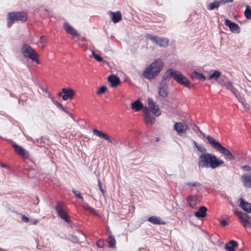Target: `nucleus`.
<instances>
[{"label":"nucleus","mask_w":251,"mask_h":251,"mask_svg":"<svg viewBox=\"0 0 251 251\" xmlns=\"http://www.w3.org/2000/svg\"><path fill=\"white\" fill-rule=\"evenodd\" d=\"M62 92L63 93L62 99L64 100L68 99L72 100L75 95V91L71 88H63Z\"/></svg>","instance_id":"14"},{"label":"nucleus","mask_w":251,"mask_h":251,"mask_svg":"<svg viewBox=\"0 0 251 251\" xmlns=\"http://www.w3.org/2000/svg\"><path fill=\"white\" fill-rule=\"evenodd\" d=\"M60 109L63 111L65 112V113H66L70 117L73 118V115L71 113H70L67 110H66L63 106V108H61Z\"/></svg>","instance_id":"50"},{"label":"nucleus","mask_w":251,"mask_h":251,"mask_svg":"<svg viewBox=\"0 0 251 251\" xmlns=\"http://www.w3.org/2000/svg\"><path fill=\"white\" fill-rule=\"evenodd\" d=\"M167 70L170 78H173L178 83L181 85L190 88L191 82L182 73L172 68L169 69Z\"/></svg>","instance_id":"4"},{"label":"nucleus","mask_w":251,"mask_h":251,"mask_svg":"<svg viewBox=\"0 0 251 251\" xmlns=\"http://www.w3.org/2000/svg\"><path fill=\"white\" fill-rule=\"evenodd\" d=\"M233 0H220V2L222 4V5L223 4H225V3H227V2H232Z\"/></svg>","instance_id":"51"},{"label":"nucleus","mask_w":251,"mask_h":251,"mask_svg":"<svg viewBox=\"0 0 251 251\" xmlns=\"http://www.w3.org/2000/svg\"><path fill=\"white\" fill-rule=\"evenodd\" d=\"M220 223L223 226H226L227 225H228V223L227 221L226 220H221L220 221Z\"/></svg>","instance_id":"49"},{"label":"nucleus","mask_w":251,"mask_h":251,"mask_svg":"<svg viewBox=\"0 0 251 251\" xmlns=\"http://www.w3.org/2000/svg\"><path fill=\"white\" fill-rule=\"evenodd\" d=\"M186 201L189 205L194 208L198 203V197L197 195H190L187 197Z\"/></svg>","instance_id":"17"},{"label":"nucleus","mask_w":251,"mask_h":251,"mask_svg":"<svg viewBox=\"0 0 251 251\" xmlns=\"http://www.w3.org/2000/svg\"><path fill=\"white\" fill-rule=\"evenodd\" d=\"M236 215L240 220V222L245 227H249L251 226V217L247 214L241 211L236 212Z\"/></svg>","instance_id":"9"},{"label":"nucleus","mask_w":251,"mask_h":251,"mask_svg":"<svg viewBox=\"0 0 251 251\" xmlns=\"http://www.w3.org/2000/svg\"><path fill=\"white\" fill-rule=\"evenodd\" d=\"M55 208L59 217L64 220L68 223H71V221L67 214L66 205L63 202L58 201Z\"/></svg>","instance_id":"7"},{"label":"nucleus","mask_w":251,"mask_h":251,"mask_svg":"<svg viewBox=\"0 0 251 251\" xmlns=\"http://www.w3.org/2000/svg\"><path fill=\"white\" fill-rule=\"evenodd\" d=\"M46 138L45 137H44V136H42L40 138H39V139H37L35 141V143L37 145V146H40V144H41L44 140V139Z\"/></svg>","instance_id":"43"},{"label":"nucleus","mask_w":251,"mask_h":251,"mask_svg":"<svg viewBox=\"0 0 251 251\" xmlns=\"http://www.w3.org/2000/svg\"><path fill=\"white\" fill-rule=\"evenodd\" d=\"M0 166L2 167V168H6L7 167V166L4 164H1L0 163Z\"/></svg>","instance_id":"59"},{"label":"nucleus","mask_w":251,"mask_h":251,"mask_svg":"<svg viewBox=\"0 0 251 251\" xmlns=\"http://www.w3.org/2000/svg\"><path fill=\"white\" fill-rule=\"evenodd\" d=\"M242 180L245 187L251 188V175L242 176Z\"/></svg>","instance_id":"24"},{"label":"nucleus","mask_w":251,"mask_h":251,"mask_svg":"<svg viewBox=\"0 0 251 251\" xmlns=\"http://www.w3.org/2000/svg\"><path fill=\"white\" fill-rule=\"evenodd\" d=\"M27 15L24 12H9L7 18V26L11 27L16 21H21L25 22L26 20Z\"/></svg>","instance_id":"6"},{"label":"nucleus","mask_w":251,"mask_h":251,"mask_svg":"<svg viewBox=\"0 0 251 251\" xmlns=\"http://www.w3.org/2000/svg\"><path fill=\"white\" fill-rule=\"evenodd\" d=\"M242 169L244 171L250 172L251 171V167L248 165H245L241 167Z\"/></svg>","instance_id":"47"},{"label":"nucleus","mask_w":251,"mask_h":251,"mask_svg":"<svg viewBox=\"0 0 251 251\" xmlns=\"http://www.w3.org/2000/svg\"><path fill=\"white\" fill-rule=\"evenodd\" d=\"M220 5H222L220 1L214 0L213 2L207 4V9L208 10H213L217 9Z\"/></svg>","instance_id":"29"},{"label":"nucleus","mask_w":251,"mask_h":251,"mask_svg":"<svg viewBox=\"0 0 251 251\" xmlns=\"http://www.w3.org/2000/svg\"><path fill=\"white\" fill-rule=\"evenodd\" d=\"M92 55L94 58L98 62L103 61L102 57H101L99 54H96L94 50H92Z\"/></svg>","instance_id":"36"},{"label":"nucleus","mask_w":251,"mask_h":251,"mask_svg":"<svg viewBox=\"0 0 251 251\" xmlns=\"http://www.w3.org/2000/svg\"><path fill=\"white\" fill-rule=\"evenodd\" d=\"M110 13L112 15V20L114 23H117L121 20L122 14L120 11L111 12Z\"/></svg>","instance_id":"26"},{"label":"nucleus","mask_w":251,"mask_h":251,"mask_svg":"<svg viewBox=\"0 0 251 251\" xmlns=\"http://www.w3.org/2000/svg\"><path fill=\"white\" fill-rule=\"evenodd\" d=\"M207 141L213 148L223 154L226 159L229 161L234 159V156L229 150L223 147L219 141L216 140L212 137L208 136L207 137Z\"/></svg>","instance_id":"3"},{"label":"nucleus","mask_w":251,"mask_h":251,"mask_svg":"<svg viewBox=\"0 0 251 251\" xmlns=\"http://www.w3.org/2000/svg\"><path fill=\"white\" fill-rule=\"evenodd\" d=\"M69 239L73 242L77 243L79 242V239L75 235H71L69 238Z\"/></svg>","instance_id":"42"},{"label":"nucleus","mask_w":251,"mask_h":251,"mask_svg":"<svg viewBox=\"0 0 251 251\" xmlns=\"http://www.w3.org/2000/svg\"><path fill=\"white\" fill-rule=\"evenodd\" d=\"M148 105L150 109L151 112L155 116H159L161 115V113L160 109L157 105H156L154 101L151 98L148 99Z\"/></svg>","instance_id":"11"},{"label":"nucleus","mask_w":251,"mask_h":251,"mask_svg":"<svg viewBox=\"0 0 251 251\" xmlns=\"http://www.w3.org/2000/svg\"><path fill=\"white\" fill-rule=\"evenodd\" d=\"M220 76L221 72L219 71L215 70L211 74L209 75L208 79L209 80L214 79L215 80H217L219 78H220Z\"/></svg>","instance_id":"31"},{"label":"nucleus","mask_w":251,"mask_h":251,"mask_svg":"<svg viewBox=\"0 0 251 251\" xmlns=\"http://www.w3.org/2000/svg\"><path fill=\"white\" fill-rule=\"evenodd\" d=\"M186 185L187 186H192L193 187H198L201 186V184L198 181H195L194 182H187L186 183Z\"/></svg>","instance_id":"38"},{"label":"nucleus","mask_w":251,"mask_h":251,"mask_svg":"<svg viewBox=\"0 0 251 251\" xmlns=\"http://www.w3.org/2000/svg\"><path fill=\"white\" fill-rule=\"evenodd\" d=\"M239 102L241 103V104H242V105L243 106L245 107V105H244V102H243V101H240V100H239Z\"/></svg>","instance_id":"63"},{"label":"nucleus","mask_w":251,"mask_h":251,"mask_svg":"<svg viewBox=\"0 0 251 251\" xmlns=\"http://www.w3.org/2000/svg\"><path fill=\"white\" fill-rule=\"evenodd\" d=\"M195 128H196L199 131V132L201 133V134L203 133V132L200 130V128L196 125L194 126V130H195Z\"/></svg>","instance_id":"52"},{"label":"nucleus","mask_w":251,"mask_h":251,"mask_svg":"<svg viewBox=\"0 0 251 251\" xmlns=\"http://www.w3.org/2000/svg\"><path fill=\"white\" fill-rule=\"evenodd\" d=\"M82 206L84 209L89 211L92 214L96 216L99 215L97 211L94 208L89 206L88 204H84Z\"/></svg>","instance_id":"33"},{"label":"nucleus","mask_w":251,"mask_h":251,"mask_svg":"<svg viewBox=\"0 0 251 251\" xmlns=\"http://www.w3.org/2000/svg\"><path fill=\"white\" fill-rule=\"evenodd\" d=\"M218 82L221 86H225L226 81H225L222 77H220Z\"/></svg>","instance_id":"45"},{"label":"nucleus","mask_w":251,"mask_h":251,"mask_svg":"<svg viewBox=\"0 0 251 251\" xmlns=\"http://www.w3.org/2000/svg\"><path fill=\"white\" fill-rule=\"evenodd\" d=\"M107 242L108 244V246L110 248H115L116 247L115 240L113 235H110L107 240Z\"/></svg>","instance_id":"32"},{"label":"nucleus","mask_w":251,"mask_h":251,"mask_svg":"<svg viewBox=\"0 0 251 251\" xmlns=\"http://www.w3.org/2000/svg\"><path fill=\"white\" fill-rule=\"evenodd\" d=\"M10 96L11 97H13V98H17V97L16 96V95L13 93H10Z\"/></svg>","instance_id":"61"},{"label":"nucleus","mask_w":251,"mask_h":251,"mask_svg":"<svg viewBox=\"0 0 251 251\" xmlns=\"http://www.w3.org/2000/svg\"><path fill=\"white\" fill-rule=\"evenodd\" d=\"M27 139L28 140V141H32L33 142H35V141L33 140V139L32 138V137H29V136H27Z\"/></svg>","instance_id":"58"},{"label":"nucleus","mask_w":251,"mask_h":251,"mask_svg":"<svg viewBox=\"0 0 251 251\" xmlns=\"http://www.w3.org/2000/svg\"><path fill=\"white\" fill-rule=\"evenodd\" d=\"M52 103L55 105L59 109L63 108V105L59 103L57 100H55L54 99H52Z\"/></svg>","instance_id":"44"},{"label":"nucleus","mask_w":251,"mask_h":251,"mask_svg":"<svg viewBox=\"0 0 251 251\" xmlns=\"http://www.w3.org/2000/svg\"><path fill=\"white\" fill-rule=\"evenodd\" d=\"M143 111L145 115L144 119L145 123L147 124H150L151 125L154 124L155 122V116L151 113L150 109L148 107H145L143 108Z\"/></svg>","instance_id":"10"},{"label":"nucleus","mask_w":251,"mask_h":251,"mask_svg":"<svg viewBox=\"0 0 251 251\" xmlns=\"http://www.w3.org/2000/svg\"><path fill=\"white\" fill-rule=\"evenodd\" d=\"M40 41L41 43H44L45 42V39L43 36H41Z\"/></svg>","instance_id":"56"},{"label":"nucleus","mask_w":251,"mask_h":251,"mask_svg":"<svg viewBox=\"0 0 251 251\" xmlns=\"http://www.w3.org/2000/svg\"><path fill=\"white\" fill-rule=\"evenodd\" d=\"M107 90L106 87L102 86L97 91V93L98 95L104 94Z\"/></svg>","instance_id":"40"},{"label":"nucleus","mask_w":251,"mask_h":251,"mask_svg":"<svg viewBox=\"0 0 251 251\" xmlns=\"http://www.w3.org/2000/svg\"><path fill=\"white\" fill-rule=\"evenodd\" d=\"M21 220L23 222L25 223H27L30 221L29 219L24 215H22Z\"/></svg>","instance_id":"46"},{"label":"nucleus","mask_w":251,"mask_h":251,"mask_svg":"<svg viewBox=\"0 0 251 251\" xmlns=\"http://www.w3.org/2000/svg\"><path fill=\"white\" fill-rule=\"evenodd\" d=\"M170 78H171L169 75L168 70H167L159 83V88H168V85L167 84L166 81L167 79Z\"/></svg>","instance_id":"21"},{"label":"nucleus","mask_w":251,"mask_h":251,"mask_svg":"<svg viewBox=\"0 0 251 251\" xmlns=\"http://www.w3.org/2000/svg\"><path fill=\"white\" fill-rule=\"evenodd\" d=\"M238 246V243L236 241L230 240L228 243L225 244V249L227 251H234L235 248Z\"/></svg>","instance_id":"22"},{"label":"nucleus","mask_w":251,"mask_h":251,"mask_svg":"<svg viewBox=\"0 0 251 251\" xmlns=\"http://www.w3.org/2000/svg\"><path fill=\"white\" fill-rule=\"evenodd\" d=\"M21 53L25 58L31 59L38 64H40L38 54L37 52L28 44L24 43L21 47Z\"/></svg>","instance_id":"5"},{"label":"nucleus","mask_w":251,"mask_h":251,"mask_svg":"<svg viewBox=\"0 0 251 251\" xmlns=\"http://www.w3.org/2000/svg\"><path fill=\"white\" fill-rule=\"evenodd\" d=\"M239 201V206L241 207L243 210L246 211L247 213H251V203L245 201L242 198H240Z\"/></svg>","instance_id":"18"},{"label":"nucleus","mask_w":251,"mask_h":251,"mask_svg":"<svg viewBox=\"0 0 251 251\" xmlns=\"http://www.w3.org/2000/svg\"><path fill=\"white\" fill-rule=\"evenodd\" d=\"M163 66L164 63L162 60L157 59L146 68L143 72V75L145 78L151 79L158 75L163 69Z\"/></svg>","instance_id":"2"},{"label":"nucleus","mask_w":251,"mask_h":251,"mask_svg":"<svg viewBox=\"0 0 251 251\" xmlns=\"http://www.w3.org/2000/svg\"><path fill=\"white\" fill-rule=\"evenodd\" d=\"M192 79H196L201 81H204L206 79L205 76L202 73H199L197 71H194L191 74Z\"/></svg>","instance_id":"27"},{"label":"nucleus","mask_w":251,"mask_h":251,"mask_svg":"<svg viewBox=\"0 0 251 251\" xmlns=\"http://www.w3.org/2000/svg\"><path fill=\"white\" fill-rule=\"evenodd\" d=\"M63 93L62 92V91L60 92H59L58 93V96H60V97H61V96L62 97V96L63 95Z\"/></svg>","instance_id":"62"},{"label":"nucleus","mask_w":251,"mask_h":251,"mask_svg":"<svg viewBox=\"0 0 251 251\" xmlns=\"http://www.w3.org/2000/svg\"><path fill=\"white\" fill-rule=\"evenodd\" d=\"M226 89L229 90L234 95L239 99L237 90L234 87L230 81H226V85L225 86Z\"/></svg>","instance_id":"28"},{"label":"nucleus","mask_w":251,"mask_h":251,"mask_svg":"<svg viewBox=\"0 0 251 251\" xmlns=\"http://www.w3.org/2000/svg\"><path fill=\"white\" fill-rule=\"evenodd\" d=\"M199 151L202 152V153H206V149L201 145H199L196 148Z\"/></svg>","instance_id":"39"},{"label":"nucleus","mask_w":251,"mask_h":251,"mask_svg":"<svg viewBox=\"0 0 251 251\" xmlns=\"http://www.w3.org/2000/svg\"><path fill=\"white\" fill-rule=\"evenodd\" d=\"M146 36L160 47L166 48L169 45V39L168 38L153 36L151 34H147Z\"/></svg>","instance_id":"8"},{"label":"nucleus","mask_w":251,"mask_h":251,"mask_svg":"<svg viewBox=\"0 0 251 251\" xmlns=\"http://www.w3.org/2000/svg\"><path fill=\"white\" fill-rule=\"evenodd\" d=\"M159 95L162 98H166L169 95L168 88H159Z\"/></svg>","instance_id":"34"},{"label":"nucleus","mask_w":251,"mask_h":251,"mask_svg":"<svg viewBox=\"0 0 251 251\" xmlns=\"http://www.w3.org/2000/svg\"><path fill=\"white\" fill-rule=\"evenodd\" d=\"M73 193L74 194V195L77 198L83 200V197L81 196V194L78 191H77L76 190H72Z\"/></svg>","instance_id":"41"},{"label":"nucleus","mask_w":251,"mask_h":251,"mask_svg":"<svg viewBox=\"0 0 251 251\" xmlns=\"http://www.w3.org/2000/svg\"><path fill=\"white\" fill-rule=\"evenodd\" d=\"M192 142L196 148L199 145L194 140H192Z\"/></svg>","instance_id":"57"},{"label":"nucleus","mask_w":251,"mask_h":251,"mask_svg":"<svg viewBox=\"0 0 251 251\" xmlns=\"http://www.w3.org/2000/svg\"><path fill=\"white\" fill-rule=\"evenodd\" d=\"M244 14L247 19H251V8L249 5L246 6Z\"/></svg>","instance_id":"35"},{"label":"nucleus","mask_w":251,"mask_h":251,"mask_svg":"<svg viewBox=\"0 0 251 251\" xmlns=\"http://www.w3.org/2000/svg\"><path fill=\"white\" fill-rule=\"evenodd\" d=\"M30 221L32 222V224L34 225H37L39 223V221L37 220H31Z\"/></svg>","instance_id":"55"},{"label":"nucleus","mask_w":251,"mask_h":251,"mask_svg":"<svg viewBox=\"0 0 251 251\" xmlns=\"http://www.w3.org/2000/svg\"><path fill=\"white\" fill-rule=\"evenodd\" d=\"M195 128H196L199 131V132L201 133V134L203 133V132L200 130V128L196 125L194 126V130H195Z\"/></svg>","instance_id":"53"},{"label":"nucleus","mask_w":251,"mask_h":251,"mask_svg":"<svg viewBox=\"0 0 251 251\" xmlns=\"http://www.w3.org/2000/svg\"><path fill=\"white\" fill-rule=\"evenodd\" d=\"M63 27L65 30L71 35L74 36H77L79 35V34L77 32L76 30L72 26L70 25L68 23H64Z\"/></svg>","instance_id":"20"},{"label":"nucleus","mask_w":251,"mask_h":251,"mask_svg":"<svg viewBox=\"0 0 251 251\" xmlns=\"http://www.w3.org/2000/svg\"><path fill=\"white\" fill-rule=\"evenodd\" d=\"M144 107H143L142 103L139 100H135L134 102L131 103L132 109H134L137 111L140 110L141 109H143Z\"/></svg>","instance_id":"30"},{"label":"nucleus","mask_w":251,"mask_h":251,"mask_svg":"<svg viewBox=\"0 0 251 251\" xmlns=\"http://www.w3.org/2000/svg\"><path fill=\"white\" fill-rule=\"evenodd\" d=\"M108 81L110 83V86L115 88L117 87L120 83V78L115 75H111L108 77Z\"/></svg>","instance_id":"15"},{"label":"nucleus","mask_w":251,"mask_h":251,"mask_svg":"<svg viewBox=\"0 0 251 251\" xmlns=\"http://www.w3.org/2000/svg\"><path fill=\"white\" fill-rule=\"evenodd\" d=\"M202 136H203V137H204V138H206L207 139V137H208V136H210L209 135H206L204 133H203L202 134Z\"/></svg>","instance_id":"60"},{"label":"nucleus","mask_w":251,"mask_h":251,"mask_svg":"<svg viewBox=\"0 0 251 251\" xmlns=\"http://www.w3.org/2000/svg\"><path fill=\"white\" fill-rule=\"evenodd\" d=\"M207 211V208L204 206H202L200 207L199 209L195 212V216L197 218H204L206 215V211Z\"/></svg>","instance_id":"23"},{"label":"nucleus","mask_w":251,"mask_h":251,"mask_svg":"<svg viewBox=\"0 0 251 251\" xmlns=\"http://www.w3.org/2000/svg\"><path fill=\"white\" fill-rule=\"evenodd\" d=\"M97 245L98 247L102 248L104 246L103 241L102 240H100L97 242Z\"/></svg>","instance_id":"48"},{"label":"nucleus","mask_w":251,"mask_h":251,"mask_svg":"<svg viewBox=\"0 0 251 251\" xmlns=\"http://www.w3.org/2000/svg\"><path fill=\"white\" fill-rule=\"evenodd\" d=\"M155 141H156V142H158V141H160V138H159V137H156V139H155Z\"/></svg>","instance_id":"64"},{"label":"nucleus","mask_w":251,"mask_h":251,"mask_svg":"<svg viewBox=\"0 0 251 251\" xmlns=\"http://www.w3.org/2000/svg\"><path fill=\"white\" fill-rule=\"evenodd\" d=\"M189 129L187 124H183L181 123H176L174 125V130H175L179 135H182L186 132Z\"/></svg>","instance_id":"12"},{"label":"nucleus","mask_w":251,"mask_h":251,"mask_svg":"<svg viewBox=\"0 0 251 251\" xmlns=\"http://www.w3.org/2000/svg\"><path fill=\"white\" fill-rule=\"evenodd\" d=\"M93 133L100 138H103L105 140L108 141V142H110V143H113L112 140L105 133L101 131L98 130L97 129H93Z\"/></svg>","instance_id":"19"},{"label":"nucleus","mask_w":251,"mask_h":251,"mask_svg":"<svg viewBox=\"0 0 251 251\" xmlns=\"http://www.w3.org/2000/svg\"><path fill=\"white\" fill-rule=\"evenodd\" d=\"M148 221L154 225H164L165 223L162 221L160 218L153 216L148 219Z\"/></svg>","instance_id":"25"},{"label":"nucleus","mask_w":251,"mask_h":251,"mask_svg":"<svg viewBox=\"0 0 251 251\" xmlns=\"http://www.w3.org/2000/svg\"><path fill=\"white\" fill-rule=\"evenodd\" d=\"M224 163V161L210 153H201L199 156L198 165L200 169H215Z\"/></svg>","instance_id":"1"},{"label":"nucleus","mask_w":251,"mask_h":251,"mask_svg":"<svg viewBox=\"0 0 251 251\" xmlns=\"http://www.w3.org/2000/svg\"><path fill=\"white\" fill-rule=\"evenodd\" d=\"M98 187H99V188L100 189V192L102 194L103 196H104L105 195V191H104V190L102 188V183H101V181L100 179H98Z\"/></svg>","instance_id":"37"},{"label":"nucleus","mask_w":251,"mask_h":251,"mask_svg":"<svg viewBox=\"0 0 251 251\" xmlns=\"http://www.w3.org/2000/svg\"><path fill=\"white\" fill-rule=\"evenodd\" d=\"M195 128H196L199 131V132L201 133V134L203 133V132L200 130V128L196 125L194 126V130H195Z\"/></svg>","instance_id":"54"},{"label":"nucleus","mask_w":251,"mask_h":251,"mask_svg":"<svg viewBox=\"0 0 251 251\" xmlns=\"http://www.w3.org/2000/svg\"><path fill=\"white\" fill-rule=\"evenodd\" d=\"M225 24L228 26L232 33H239L240 32V28L239 25L227 19L225 20Z\"/></svg>","instance_id":"13"},{"label":"nucleus","mask_w":251,"mask_h":251,"mask_svg":"<svg viewBox=\"0 0 251 251\" xmlns=\"http://www.w3.org/2000/svg\"><path fill=\"white\" fill-rule=\"evenodd\" d=\"M12 146L15 148L16 152L20 155L25 158H27L28 156V152L25 149L14 143L12 144Z\"/></svg>","instance_id":"16"}]
</instances>
